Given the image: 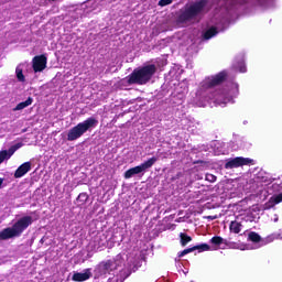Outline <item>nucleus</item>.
Returning a JSON list of instances; mask_svg holds the SVG:
<instances>
[{"mask_svg": "<svg viewBox=\"0 0 282 282\" xmlns=\"http://www.w3.org/2000/svg\"><path fill=\"white\" fill-rule=\"evenodd\" d=\"M227 76L228 72L223 70L216 76L205 78L200 83L196 98L204 102H209L214 107H226L229 102L232 105L235 98L239 96V84L231 82L226 86H221Z\"/></svg>", "mask_w": 282, "mask_h": 282, "instance_id": "nucleus-1", "label": "nucleus"}, {"mask_svg": "<svg viewBox=\"0 0 282 282\" xmlns=\"http://www.w3.org/2000/svg\"><path fill=\"white\" fill-rule=\"evenodd\" d=\"M249 3L251 6H260V8H264L265 10H270V8H274V0H226L224 4L219 9H217L214 15V23L216 26L209 28L204 33V39L206 41L213 39V36H217L219 32H224L228 26V23L232 21V15L237 14V10L241 8V6H246Z\"/></svg>", "mask_w": 282, "mask_h": 282, "instance_id": "nucleus-2", "label": "nucleus"}, {"mask_svg": "<svg viewBox=\"0 0 282 282\" xmlns=\"http://www.w3.org/2000/svg\"><path fill=\"white\" fill-rule=\"evenodd\" d=\"M133 263V259L129 257V254L122 252L116 256L115 259L104 261L98 265V273L101 276H105V274H111L115 270H118V268H127Z\"/></svg>", "mask_w": 282, "mask_h": 282, "instance_id": "nucleus-3", "label": "nucleus"}, {"mask_svg": "<svg viewBox=\"0 0 282 282\" xmlns=\"http://www.w3.org/2000/svg\"><path fill=\"white\" fill-rule=\"evenodd\" d=\"M32 224H34L32 216H24L18 219L12 227H8L0 231V239L6 241L8 239H14V237H21V235L32 226Z\"/></svg>", "mask_w": 282, "mask_h": 282, "instance_id": "nucleus-4", "label": "nucleus"}, {"mask_svg": "<svg viewBox=\"0 0 282 282\" xmlns=\"http://www.w3.org/2000/svg\"><path fill=\"white\" fill-rule=\"evenodd\" d=\"M158 72V67L154 64L145 65L141 68L134 69L133 73L128 77L129 85H147L153 74Z\"/></svg>", "mask_w": 282, "mask_h": 282, "instance_id": "nucleus-5", "label": "nucleus"}, {"mask_svg": "<svg viewBox=\"0 0 282 282\" xmlns=\"http://www.w3.org/2000/svg\"><path fill=\"white\" fill-rule=\"evenodd\" d=\"M96 127H98V120L96 119V117L87 118L83 122H79L77 126L68 130V133H67L68 142H74L79 138H83V135H85L87 131H91L93 129H96Z\"/></svg>", "mask_w": 282, "mask_h": 282, "instance_id": "nucleus-6", "label": "nucleus"}, {"mask_svg": "<svg viewBox=\"0 0 282 282\" xmlns=\"http://www.w3.org/2000/svg\"><path fill=\"white\" fill-rule=\"evenodd\" d=\"M206 0H198L192 2L185 7V9L178 15V23H188V21H193V19H197L202 12H204V8H206Z\"/></svg>", "mask_w": 282, "mask_h": 282, "instance_id": "nucleus-7", "label": "nucleus"}, {"mask_svg": "<svg viewBox=\"0 0 282 282\" xmlns=\"http://www.w3.org/2000/svg\"><path fill=\"white\" fill-rule=\"evenodd\" d=\"M158 162V156H152L148 161H144L138 166L131 167L124 172V178L131 180L133 175H144L149 171V169H152V166Z\"/></svg>", "mask_w": 282, "mask_h": 282, "instance_id": "nucleus-8", "label": "nucleus"}, {"mask_svg": "<svg viewBox=\"0 0 282 282\" xmlns=\"http://www.w3.org/2000/svg\"><path fill=\"white\" fill-rule=\"evenodd\" d=\"M248 164H252L251 159L238 156V158L229 160L225 164V169H239V166H248Z\"/></svg>", "mask_w": 282, "mask_h": 282, "instance_id": "nucleus-9", "label": "nucleus"}, {"mask_svg": "<svg viewBox=\"0 0 282 282\" xmlns=\"http://www.w3.org/2000/svg\"><path fill=\"white\" fill-rule=\"evenodd\" d=\"M105 248H113V237H111L109 240H107V237L100 236L97 237L95 240V250L97 252H100V250H104Z\"/></svg>", "mask_w": 282, "mask_h": 282, "instance_id": "nucleus-10", "label": "nucleus"}, {"mask_svg": "<svg viewBox=\"0 0 282 282\" xmlns=\"http://www.w3.org/2000/svg\"><path fill=\"white\" fill-rule=\"evenodd\" d=\"M33 72L39 73V72H43V69H45V67H47V57H45V55H37L35 57H33Z\"/></svg>", "mask_w": 282, "mask_h": 282, "instance_id": "nucleus-11", "label": "nucleus"}, {"mask_svg": "<svg viewBox=\"0 0 282 282\" xmlns=\"http://www.w3.org/2000/svg\"><path fill=\"white\" fill-rule=\"evenodd\" d=\"M91 276H93L91 269H85L82 272H74L72 276V281H75V282L89 281Z\"/></svg>", "mask_w": 282, "mask_h": 282, "instance_id": "nucleus-12", "label": "nucleus"}, {"mask_svg": "<svg viewBox=\"0 0 282 282\" xmlns=\"http://www.w3.org/2000/svg\"><path fill=\"white\" fill-rule=\"evenodd\" d=\"M229 147L231 149V151H239V149H250V147H252V144L250 142H248V140L246 138H240L235 142H230Z\"/></svg>", "mask_w": 282, "mask_h": 282, "instance_id": "nucleus-13", "label": "nucleus"}, {"mask_svg": "<svg viewBox=\"0 0 282 282\" xmlns=\"http://www.w3.org/2000/svg\"><path fill=\"white\" fill-rule=\"evenodd\" d=\"M282 202V193L275 196H272L269 202L264 203L260 206V210H270V208H274L276 204H281Z\"/></svg>", "mask_w": 282, "mask_h": 282, "instance_id": "nucleus-14", "label": "nucleus"}, {"mask_svg": "<svg viewBox=\"0 0 282 282\" xmlns=\"http://www.w3.org/2000/svg\"><path fill=\"white\" fill-rule=\"evenodd\" d=\"M30 171H32V163L25 162L17 169L14 177L19 180L23 177L26 173H30Z\"/></svg>", "mask_w": 282, "mask_h": 282, "instance_id": "nucleus-15", "label": "nucleus"}, {"mask_svg": "<svg viewBox=\"0 0 282 282\" xmlns=\"http://www.w3.org/2000/svg\"><path fill=\"white\" fill-rule=\"evenodd\" d=\"M17 149L13 148V145L9 150H2L0 151V164H3L6 160H10L13 155Z\"/></svg>", "mask_w": 282, "mask_h": 282, "instance_id": "nucleus-16", "label": "nucleus"}, {"mask_svg": "<svg viewBox=\"0 0 282 282\" xmlns=\"http://www.w3.org/2000/svg\"><path fill=\"white\" fill-rule=\"evenodd\" d=\"M234 67H236V69H239L240 74H246L248 72V69L246 68V59L243 58V55L238 57L236 64H234Z\"/></svg>", "mask_w": 282, "mask_h": 282, "instance_id": "nucleus-17", "label": "nucleus"}, {"mask_svg": "<svg viewBox=\"0 0 282 282\" xmlns=\"http://www.w3.org/2000/svg\"><path fill=\"white\" fill-rule=\"evenodd\" d=\"M229 230L234 235H239V232H241V230H243V225L241 223H239L238 220H232L229 225Z\"/></svg>", "mask_w": 282, "mask_h": 282, "instance_id": "nucleus-18", "label": "nucleus"}, {"mask_svg": "<svg viewBox=\"0 0 282 282\" xmlns=\"http://www.w3.org/2000/svg\"><path fill=\"white\" fill-rule=\"evenodd\" d=\"M32 102H34V99L32 97H29L25 101L18 104L17 107L13 108V111H23V109L30 107Z\"/></svg>", "mask_w": 282, "mask_h": 282, "instance_id": "nucleus-19", "label": "nucleus"}, {"mask_svg": "<svg viewBox=\"0 0 282 282\" xmlns=\"http://www.w3.org/2000/svg\"><path fill=\"white\" fill-rule=\"evenodd\" d=\"M219 147H221V142L219 141H213L210 143V148L214 149L215 155H224L226 153V151L219 149Z\"/></svg>", "mask_w": 282, "mask_h": 282, "instance_id": "nucleus-20", "label": "nucleus"}, {"mask_svg": "<svg viewBox=\"0 0 282 282\" xmlns=\"http://www.w3.org/2000/svg\"><path fill=\"white\" fill-rule=\"evenodd\" d=\"M192 250L193 252H195V250H198V252H208V250H210V246L208 243H200L192 247Z\"/></svg>", "mask_w": 282, "mask_h": 282, "instance_id": "nucleus-21", "label": "nucleus"}, {"mask_svg": "<svg viewBox=\"0 0 282 282\" xmlns=\"http://www.w3.org/2000/svg\"><path fill=\"white\" fill-rule=\"evenodd\" d=\"M180 237H181V246H186L187 243H191V241H193L191 236H188L186 234L181 232Z\"/></svg>", "mask_w": 282, "mask_h": 282, "instance_id": "nucleus-22", "label": "nucleus"}, {"mask_svg": "<svg viewBox=\"0 0 282 282\" xmlns=\"http://www.w3.org/2000/svg\"><path fill=\"white\" fill-rule=\"evenodd\" d=\"M17 78L20 83H25V76L23 75V69L21 67H17L15 69Z\"/></svg>", "mask_w": 282, "mask_h": 282, "instance_id": "nucleus-23", "label": "nucleus"}, {"mask_svg": "<svg viewBox=\"0 0 282 282\" xmlns=\"http://www.w3.org/2000/svg\"><path fill=\"white\" fill-rule=\"evenodd\" d=\"M210 243H213L214 246H221V243H224V238L219 237V236H215L213 237L210 240Z\"/></svg>", "mask_w": 282, "mask_h": 282, "instance_id": "nucleus-24", "label": "nucleus"}, {"mask_svg": "<svg viewBox=\"0 0 282 282\" xmlns=\"http://www.w3.org/2000/svg\"><path fill=\"white\" fill-rule=\"evenodd\" d=\"M191 252H193V247L184 249L183 251L178 252L177 257H180V259H182V257H186V254H191Z\"/></svg>", "mask_w": 282, "mask_h": 282, "instance_id": "nucleus-25", "label": "nucleus"}, {"mask_svg": "<svg viewBox=\"0 0 282 282\" xmlns=\"http://www.w3.org/2000/svg\"><path fill=\"white\" fill-rule=\"evenodd\" d=\"M205 180L206 182H210V183L217 182V176H215L214 174H206Z\"/></svg>", "mask_w": 282, "mask_h": 282, "instance_id": "nucleus-26", "label": "nucleus"}, {"mask_svg": "<svg viewBox=\"0 0 282 282\" xmlns=\"http://www.w3.org/2000/svg\"><path fill=\"white\" fill-rule=\"evenodd\" d=\"M171 3H173V0H160L159 1V6L161 8H164L165 6H171Z\"/></svg>", "mask_w": 282, "mask_h": 282, "instance_id": "nucleus-27", "label": "nucleus"}, {"mask_svg": "<svg viewBox=\"0 0 282 282\" xmlns=\"http://www.w3.org/2000/svg\"><path fill=\"white\" fill-rule=\"evenodd\" d=\"M77 202H87V194L82 193L77 197Z\"/></svg>", "mask_w": 282, "mask_h": 282, "instance_id": "nucleus-28", "label": "nucleus"}, {"mask_svg": "<svg viewBox=\"0 0 282 282\" xmlns=\"http://www.w3.org/2000/svg\"><path fill=\"white\" fill-rule=\"evenodd\" d=\"M108 282H122L121 278L113 276L108 280Z\"/></svg>", "mask_w": 282, "mask_h": 282, "instance_id": "nucleus-29", "label": "nucleus"}, {"mask_svg": "<svg viewBox=\"0 0 282 282\" xmlns=\"http://www.w3.org/2000/svg\"><path fill=\"white\" fill-rule=\"evenodd\" d=\"M271 221H274V224H276V221H279V215L274 214L271 218Z\"/></svg>", "mask_w": 282, "mask_h": 282, "instance_id": "nucleus-30", "label": "nucleus"}, {"mask_svg": "<svg viewBox=\"0 0 282 282\" xmlns=\"http://www.w3.org/2000/svg\"><path fill=\"white\" fill-rule=\"evenodd\" d=\"M22 147V143H17L15 145H13V149H15V151H19V149H21Z\"/></svg>", "mask_w": 282, "mask_h": 282, "instance_id": "nucleus-31", "label": "nucleus"}, {"mask_svg": "<svg viewBox=\"0 0 282 282\" xmlns=\"http://www.w3.org/2000/svg\"><path fill=\"white\" fill-rule=\"evenodd\" d=\"M195 180H204V174H196Z\"/></svg>", "mask_w": 282, "mask_h": 282, "instance_id": "nucleus-32", "label": "nucleus"}, {"mask_svg": "<svg viewBox=\"0 0 282 282\" xmlns=\"http://www.w3.org/2000/svg\"><path fill=\"white\" fill-rule=\"evenodd\" d=\"M3 186V178H0V188Z\"/></svg>", "mask_w": 282, "mask_h": 282, "instance_id": "nucleus-33", "label": "nucleus"}, {"mask_svg": "<svg viewBox=\"0 0 282 282\" xmlns=\"http://www.w3.org/2000/svg\"><path fill=\"white\" fill-rule=\"evenodd\" d=\"M261 182H265V180L262 177V178H261Z\"/></svg>", "mask_w": 282, "mask_h": 282, "instance_id": "nucleus-34", "label": "nucleus"}, {"mask_svg": "<svg viewBox=\"0 0 282 282\" xmlns=\"http://www.w3.org/2000/svg\"><path fill=\"white\" fill-rule=\"evenodd\" d=\"M48 1H56V0H48Z\"/></svg>", "mask_w": 282, "mask_h": 282, "instance_id": "nucleus-35", "label": "nucleus"}]
</instances>
